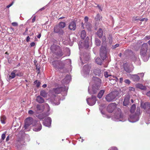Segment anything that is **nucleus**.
Masks as SVG:
<instances>
[{"label":"nucleus","mask_w":150,"mask_h":150,"mask_svg":"<svg viewBox=\"0 0 150 150\" xmlns=\"http://www.w3.org/2000/svg\"><path fill=\"white\" fill-rule=\"evenodd\" d=\"M34 112L31 110H30L28 111V113L30 115H32L33 114H34Z\"/></svg>","instance_id":"40"},{"label":"nucleus","mask_w":150,"mask_h":150,"mask_svg":"<svg viewBox=\"0 0 150 150\" xmlns=\"http://www.w3.org/2000/svg\"><path fill=\"white\" fill-rule=\"evenodd\" d=\"M123 80L122 78H120V83H122Z\"/></svg>","instance_id":"51"},{"label":"nucleus","mask_w":150,"mask_h":150,"mask_svg":"<svg viewBox=\"0 0 150 150\" xmlns=\"http://www.w3.org/2000/svg\"><path fill=\"white\" fill-rule=\"evenodd\" d=\"M11 24L13 26H17L18 25V23L15 22L12 23Z\"/></svg>","instance_id":"44"},{"label":"nucleus","mask_w":150,"mask_h":150,"mask_svg":"<svg viewBox=\"0 0 150 150\" xmlns=\"http://www.w3.org/2000/svg\"><path fill=\"white\" fill-rule=\"evenodd\" d=\"M46 86H47V85L45 84L43 85L42 86V87L44 88H45L46 87Z\"/></svg>","instance_id":"58"},{"label":"nucleus","mask_w":150,"mask_h":150,"mask_svg":"<svg viewBox=\"0 0 150 150\" xmlns=\"http://www.w3.org/2000/svg\"><path fill=\"white\" fill-rule=\"evenodd\" d=\"M50 50L52 53L58 57H61L64 55L60 47L57 45L53 44L50 47Z\"/></svg>","instance_id":"3"},{"label":"nucleus","mask_w":150,"mask_h":150,"mask_svg":"<svg viewBox=\"0 0 150 150\" xmlns=\"http://www.w3.org/2000/svg\"><path fill=\"white\" fill-rule=\"evenodd\" d=\"M102 45H104L101 46L100 51V56L102 59L103 60L105 59L106 57V41L105 36L104 35L102 37Z\"/></svg>","instance_id":"2"},{"label":"nucleus","mask_w":150,"mask_h":150,"mask_svg":"<svg viewBox=\"0 0 150 150\" xmlns=\"http://www.w3.org/2000/svg\"><path fill=\"white\" fill-rule=\"evenodd\" d=\"M88 17L85 16L84 17V20L85 21L84 24L86 26V28L89 30H91V28L92 27L91 25V24H87V22L88 21Z\"/></svg>","instance_id":"16"},{"label":"nucleus","mask_w":150,"mask_h":150,"mask_svg":"<svg viewBox=\"0 0 150 150\" xmlns=\"http://www.w3.org/2000/svg\"><path fill=\"white\" fill-rule=\"evenodd\" d=\"M136 86L137 87L142 90H145L146 89L145 86L140 83L137 84Z\"/></svg>","instance_id":"27"},{"label":"nucleus","mask_w":150,"mask_h":150,"mask_svg":"<svg viewBox=\"0 0 150 150\" xmlns=\"http://www.w3.org/2000/svg\"><path fill=\"white\" fill-rule=\"evenodd\" d=\"M44 7H43V8H40V11H42V10H44Z\"/></svg>","instance_id":"63"},{"label":"nucleus","mask_w":150,"mask_h":150,"mask_svg":"<svg viewBox=\"0 0 150 150\" xmlns=\"http://www.w3.org/2000/svg\"><path fill=\"white\" fill-rule=\"evenodd\" d=\"M101 72V71L100 69L98 68L95 69L93 71V73L95 74L98 76L100 75Z\"/></svg>","instance_id":"26"},{"label":"nucleus","mask_w":150,"mask_h":150,"mask_svg":"<svg viewBox=\"0 0 150 150\" xmlns=\"http://www.w3.org/2000/svg\"><path fill=\"white\" fill-rule=\"evenodd\" d=\"M13 2H12V3H11V4H9V5H8L7 6L6 8H8L9 7H10V6H11L12 5V4H13Z\"/></svg>","instance_id":"49"},{"label":"nucleus","mask_w":150,"mask_h":150,"mask_svg":"<svg viewBox=\"0 0 150 150\" xmlns=\"http://www.w3.org/2000/svg\"><path fill=\"white\" fill-rule=\"evenodd\" d=\"M119 95V92L117 91H113L108 94L105 97V99L108 102L112 101Z\"/></svg>","instance_id":"6"},{"label":"nucleus","mask_w":150,"mask_h":150,"mask_svg":"<svg viewBox=\"0 0 150 150\" xmlns=\"http://www.w3.org/2000/svg\"><path fill=\"white\" fill-rule=\"evenodd\" d=\"M52 63L54 68L56 69H62L64 67V64L60 61H53Z\"/></svg>","instance_id":"7"},{"label":"nucleus","mask_w":150,"mask_h":150,"mask_svg":"<svg viewBox=\"0 0 150 150\" xmlns=\"http://www.w3.org/2000/svg\"><path fill=\"white\" fill-rule=\"evenodd\" d=\"M16 76H23V74L21 72H20L18 73H16Z\"/></svg>","instance_id":"42"},{"label":"nucleus","mask_w":150,"mask_h":150,"mask_svg":"<svg viewBox=\"0 0 150 150\" xmlns=\"http://www.w3.org/2000/svg\"><path fill=\"white\" fill-rule=\"evenodd\" d=\"M105 92V91L103 90H100L98 93L97 97L99 98H101L103 96Z\"/></svg>","instance_id":"28"},{"label":"nucleus","mask_w":150,"mask_h":150,"mask_svg":"<svg viewBox=\"0 0 150 150\" xmlns=\"http://www.w3.org/2000/svg\"><path fill=\"white\" fill-rule=\"evenodd\" d=\"M145 19V18H142L141 19H140L139 20L140 21H144V20Z\"/></svg>","instance_id":"57"},{"label":"nucleus","mask_w":150,"mask_h":150,"mask_svg":"<svg viewBox=\"0 0 150 150\" xmlns=\"http://www.w3.org/2000/svg\"><path fill=\"white\" fill-rule=\"evenodd\" d=\"M40 95L41 96L44 97H46L47 94L44 90H42L40 92Z\"/></svg>","instance_id":"32"},{"label":"nucleus","mask_w":150,"mask_h":150,"mask_svg":"<svg viewBox=\"0 0 150 150\" xmlns=\"http://www.w3.org/2000/svg\"><path fill=\"white\" fill-rule=\"evenodd\" d=\"M34 83L36 84V86L37 87H39L40 84V82H38L37 80H36L34 82Z\"/></svg>","instance_id":"38"},{"label":"nucleus","mask_w":150,"mask_h":150,"mask_svg":"<svg viewBox=\"0 0 150 150\" xmlns=\"http://www.w3.org/2000/svg\"><path fill=\"white\" fill-rule=\"evenodd\" d=\"M103 60V59L102 60L99 57H97L96 59V62L97 64L101 65L102 62V60Z\"/></svg>","instance_id":"29"},{"label":"nucleus","mask_w":150,"mask_h":150,"mask_svg":"<svg viewBox=\"0 0 150 150\" xmlns=\"http://www.w3.org/2000/svg\"><path fill=\"white\" fill-rule=\"evenodd\" d=\"M136 109V106L135 104H133L131 107L130 112L131 113L134 112Z\"/></svg>","instance_id":"34"},{"label":"nucleus","mask_w":150,"mask_h":150,"mask_svg":"<svg viewBox=\"0 0 150 150\" xmlns=\"http://www.w3.org/2000/svg\"><path fill=\"white\" fill-rule=\"evenodd\" d=\"M69 28L71 30H74L76 28V24L74 21L71 22L69 25Z\"/></svg>","instance_id":"15"},{"label":"nucleus","mask_w":150,"mask_h":150,"mask_svg":"<svg viewBox=\"0 0 150 150\" xmlns=\"http://www.w3.org/2000/svg\"><path fill=\"white\" fill-rule=\"evenodd\" d=\"M49 115V114L45 112H43L41 114H39L38 117L40 120L43 119L45 117H47Z\"/></svg>","instance_id":"21"},{"label":"nucleus","mask_w":150,"mask_h":150,"mask_svg":"<svg viewBox=\"0 0 150 150\" xmlns=\"http://www.w3.org/2000/svg\"><path fill=\"white\" fill-rule=\"evenodd\" d=\"M143 108L144 109H148V110L146 111L147 113H150V103L148 102H146L144 104Z\"/></svg>","instance_id":"14"},{"label":"nucleus","mask_w":150,"mask_h":150,"mask_svg":"<svg viewBox=\"0 0 150 150\" xmlns=\"http://www.w3.org/2000/svg\"><path fill=\"white\" fill-rule=\"evenodd\" d=\"M6 117L4 116H2L1 117V121L2 123L4 124L5 123V120H6Z\"/></svg>","instance_id":"33"},{"label":"nucleus","mask_w":150,"mask_h":150,"mask_svg":"<svg viewBox=\"0 0 150 150\" xmlns=\"http://www.w3.org/2000/svg\"><path fill=\"white\" fill-rule=\"evenodd\" d=\"M25 122V124L24 127L25 129H27L31 124H32V125L34 127L33 130L35 132L39 131L42 129V125L40 121L36 120H33L31 117L26 118Z\"/></svg>","instance_id":"1"},{"label":"nucleus","mask_w":150,"mask_h":150,"mask_svg":"<svg viewBox=\"0 0 150 150\" xmlns=\"http://www.w3.org/2000/svg\"><path fill=\"white\" fill-rule=\"evenodd\" d=\"M115 117L117 119L121 118L122 117V115L121 112V110L120 108H118L115 114Z\"/></svg>","instance_id":"13"},{"label":"nucleus","mask_w":150,"mask_h":150,"mask_svg":"<svg viewBox=\"0 0 150 150\" xmlns=\"http://www.w3.org/2000/svg\"><path fill=\"white\" fill-rule=\"evenodd\" d=\"M140 20V18L138 16H136V17H134L132 18V21H135L137 20Z\"/></svg>","instance_id":"36"},{"label":"nucleus","mask_w":150,"mask_h":150,"mask_svg":"<svg viewBox=\"0 0 150 150\" xmlns=\"http://www.w3.org/2000/svg\"><path fill=\"white\" fill-rule=\"evenodd\" d=\"M108 150H118L117 148L115 146H112L109 148Z\"/></svg>","instance_id":"39"},{"label":"nucleus","mask_w":150,"mask_h":150,"mask_svg":"<svg viewBox=\"0 0 150 150\" xmlns=\"http://www.w3.org/2000/svg\"><path fill=\"white\" fill-rule=\"evenodd\" d=\"M36 101L39 103H42L44 102V99L40 96L37 97L36 99Z\"/></svg>","instance_id":"25"},{"label":"nucleus","mask_w":150,"mask_h":150,"mask_svg":"<svg viewBox=\"0 0 150 150\" xmlns=\"http://www.w3.org/2000/svg\"><path fill=\"white\" fill-rule=\"evenodd\" d=\"M86 33L85 31L83 30L81 31V37L82 39H84L86 36Z\"/></svg>","instance_id":"31"},{"label":"nucleus","mask_w":150,"mask_h":150,"mask_svg":"<svg viewBox=\"0 0 150 150\" xmlns=\"http://www.w3.org/2000/svg\"><path fill=\"white\" fill-rule=\"evenodd\" d=\"M35 20V17H34L32 19V23H34Z\"/></svg>","instance_id":"52"},{"label":"nucleus","mask_w":150,"mask_h":150,"mask_svg":"<svg viewBox=\"0 0 150 150\" xmlns=\"http://www.w3.org/2000/svg\"><path fill=\"white\" fill-rule=\"evenodd\" d=\"M63 90V88L60 87L53 89L54 92L56 94H59Z\"/></svg>","instance_id":"24"},{"label":"nucleus","mask_w":150,"mask_h":150,"mask_svg":"<svg viewBox=\"0 0 150 150\" xmlns=\"http://www.w3.org/2000/svg\"><path fill=\"white\" fill-rule=\"evenodd\" d=\"M97 79L99 83L94 84L92 86V88L91 90L90 88L88 89V92L91 94H96L100 89L101 84V81L100 79L98 78Z\"/></svg>","instance_id":"5"},{"label":"nucleus","mask_w":150,"mask_h":150,"mask_svg":"<svg viewBox=\"0 0 150 150\" xmlns=\"http://www.w3.org/2000/svg\"><path fill=\"white\" fill-rule=\"evenodd\" d=\"M104 75L105 78H107L110 76L108 74V73L107 71H105L104 73Z\"/></svg>","instance_id":"41"},{"label":"nucleus","mask_w":150,"mask_h":150,"mask_svg":"<svg viewBox=\"0 0 150 150\" xmlns=\"http://www.w3.org/2000/svg\"><path fill=\"white\" fill-rule=\"evenodd\" d=\"M36 107L37 111H40V112L43 111L45 109V106L43 104H37L36 105Z\"/></svg>","instance_id":"17"},{"label":"nucleus","mask_w":150,"mask_h":150,"mask_svg":"<svg viewBox=\"0 0 150 150\" xmlns=\"http://www.w3.org/2000/svg\"><path fill=\"white\" fill-rule=\"evenodd\" d=\"M91 67L89 65H85L83 67V72L85 74H88L90 71Z\"/></svg>","instance_id":"10"},{"label":"nucleus","mask_w":150,"mask_h":150,"mask_svg":"<svg viewBox=\"0 0 150 150\" xmlns=\"http://www.w3.org/2000/svg\"><path fill=\"white\" fill-rule=\"evenodd\" d=\"M9 140V136H8L6 139V142L8 141Z\"/></svg>","instance_id":"54"},{"label":"nucleus","mask_w":150,"mask_h":150,"mask_svg":"<svg viewBox=\"0 0 150 150\" xmlns=\"http://www.w3.org/2000/svg\"><path fill=\"white\" fill-rule=\"evenodd\" d=\"M129 90L134 91H135V89L132 87H130L129 88Z\"/></svg>","instance_id":"48"},{"label":"nucleus","mask_w":150,"mask_h":150,"mask_svg":"<svg viewBox=\"0 0 150 150\" xmlns=\"http://www.w3.org/2000/svg\"><path fill=\"white\" fill-rule=\"evenodd\" d=\"M30 39V38L29 37V36H28L27 37V39H26V41L27 42H28L29 40Z\"/></svg>","instance_id":"53"},{"label":"nucleus","mask_w":150,"mask_h":150,"mask_svg":"<svg viewBox=\"0 0 150 150\" xmlns=\"http://www.w3.org/2000/svg\"><path fill=\"white\" fill-rule=\"evenodd\" d=\"M129 96H127L125 98L123 102V105L124 106H126L128 105L129 103Z\"/></svg>","instance_id":"18"},{"label":"nucleus","mask_w":150,"mask_h":150,"mask_svg":"<svg viewBox=\"0 0 150 150\" xmlns=\"http://www.w3.org/2000/svg\"><path fill=\"white\" fill-rule=\"evenodd\" d=\"M54 32L59 34L62 35L64 32L62 29H61L58 25L55 26L54 28Z\"/></svg>","instance_id":"11"},{"label":"nucleus","mask_w":150,"mask_h":150,"mask_svg":"<svg viewBox=\"0 0 150 150\" xmlns=\"http://www.w3.org/2000/svg\"><path fill=\"white\" fill-rule=\"evenodd\" d=\"M101 41L98 38L95 39V44L97 46H99L100 45Z\"/></svg>","instance_id":"35"},{"label":"nucleus","mask_w":150,"mask_h":150,"mask_svg":"<svg viewBox=\"0 0 150 150\" xmlns=\"http://www.w3.org/2000/svg\"><path fill=\"white\" fill-rule=\"evenodd\" d=\"M96 34L99 38H101L103 35V31L102 29L99 28L97 31Z\"/></svg>","instance_id":"23"},{"label":"nucleus","mask_w":150,"mask_h":150,"mask_svg":"<svg viewBox=\"0 0 150 150\" xmlns=\"http://www.w3.org/2000/svg\"><path fill=\"white\" fill-rule=\"evenodd\" d=\"M131 77L132 80L135 82L139 81L140 79L139 76L137 74L132 75Z\"/></svg>","instance_id":"20"},{"label":"nucleus","mask_w":150,"mask_h":150,"mask_svg":"<svg viewBox=\"0 0 150 150\" xmlns=\"http://www.w3.org/2000/svg\"><path fill=\"white\" fill-rule=\"evenodd\" d=\"M124 68L125 71L128 73L131 72L132 71V70L129 68L128 64L127 63L124 64Z\"/></svg>","instance_id":"19"},{"label":"nucleus","mask_w":150,"mask_h":150,"mask_svg":"<svg viewBox=\"0 0 150 150\" xmlns=\"http://www.w3.org/2000/svg\"><path fill=\"white\" fill-rule=\"evenodd\" d=\"M124 82L126 83L129 84L130 83V81L129 79H125V80Z\"/></svg>","instance_id":"43"},{"label":"nucleus","mask_w":150,"mask_h":150,"mask_svg":"<svg viewBox=\"0 0 150 150\" xmlns=\"http://www.w3.org/2000/svg\"><path fill=\"white\" fill-rule=\"evenodd\" d=\"M28 28H26L25 29V32H24L23 33V35H27V32L28 31Z\"/></svg>","instance_id":"46"},{"label":"nucleus","mask_w":150,"mask_h":150,"mask_svg":"<svg viewBox=\"0 0 150 150\" xmlns=\"http://www.w3.org/2000/svg\"><path fill=\"white\" fill-rule=\"evenodd\" d=\"M142 43L140 41H139L137 43L136 45L138 46V48H139V47L140 45V44L141 43Z\"/></svg>","instance_id":"45"},{"label":"nucleus","mask_w":150,"mask_h":150,"mask_svg":"<svg viewBox=\"0 0 150 150\" xmlns=\"http://www.w3.org/2000/svg\"><path fill=\"white\" fill-rule=\"evenodd\" d=\"M140 54L144 59L147 60L149 57V54L148 52V45L147 43H144L141 49Z\"/></svg>","instance_id":"4"},{"label":"nucleus","mask_w":150,"mask_h":150,"mask_svg":"<svg viewBox=\"0 0 150 150\" xmlns=\"http://www.w3.org/2000/svg\"><path fill=\"white\" fill-rule=\"evenodd\" d=\"M145 38H147L148 40H149L150 39V36H146L145 37Z\"/></svg>","instance_id":"55"},{"label":"nucleus","mask_w":150,"mask_h":150,"mask_svg":"<svg viewBox=\"0 0 150 150\" xmlns=\"http://www.w3.org/2000/svg\"><path fill=\"white\" fill-rule=\"evenodd\" d=\"M112 77L113 78L115 79H116L118 80V79L116 77L114 76H113Z\"/></svg>","instance_id":"60"},{"label":"nucleus","mask_w":150,"mask_h":150,"mask_svg":"<svg viewBox=\"0 0 150 150\" xmlns=\"http://www.w3.org/2000/svg\"><path fill=\"white\" fill-rule=\"evenodd\" d=\"M41 36V34L40 33L37 35V37L38 38H40Z\"/></svg>","instance_id":"56"},{"label":"nucleus","mask_w":150,"mask_h":150,"mask_svg":"<svg viewBox=\"0 0 150 150\" xmlns=\"http://www.w3.org/2000/svg\"><path fill=\"white\" fill-rule=\"evenodd\" d=\"M36 69L38 71H40V68H38L37 67H36Z\"/></svg>","instance_id":"62"},{"label":"nucleus","mask_w":150,"mask_h":150,"mask_svg":"<svg viewBox=\"0 0 150 150\" xmlns=\"http://www.w3.org/2000/svg\"><path fill=\"white\" fill-rule=\"evenodd\" d=\"M97 7H98V8H99V9H100L101 10V11H102V10L101 9V7L100 6L98 5L97 6Z\"/></svg>","instance_id":"59"},{"label":"nucleus","mask_w":150,"mask_h":150,"mask_svg":"<svg viewBox=\"0 0 150 150\" xmlns=\"http://www.w3.org/2000/svg\"><path fill=\"white\" fill-rule=\"evenodd\" d=\"M138 74H140L142 76V77H143L144 76V74L143 73H139Z\"/></svg>","instance_id":"61"},{"label":"nucleus","mask_w":150,"mask_h":150,"mask_svg":"<svg viewBox=\"0 0 150 150\" xmlns=\"http://www.w3.org/2000/svg\"><path fill=\"white\" fill-rule=\"evenodd\" d=\"M149 44L150 45V40L148 42Z\"/></svg>","instance_id":"64"},{"label":"nucleus","mask_w":150,"mask_h":150,"mask_svg":"<svg viewBox=\"0 0 150 150\" xmlns=\"http://www.w3.org/2000/svg\"><path fill=\"white\" fill-rule=\"evenodd\" d=\"M96 97L94 96H92L91 98H88L86 99L87 103L90 105H94L96 102Z\"/></svg>","instance_id":"8"},{"label":"nucleus","mask_w":150,"mask_h":150,"mask_svg":"<svg viewBox=\"0 0 150 150\" xmlns=\"http://www.w3.org/2000/svg\"><path fill=\"white\" fill-rule=\"evenodd\" d=\"M117 106L115 103H111L109 104L107 107V110L108 112H112Z\"/></svg>","instance_id":"9"},{"label":"nucleus","mask_w":150,"mask_h":150,"mask_svg":"<svg viewBox=\"0 0 150 150\" xmlns=\"http://www.w3.org/2000/svg\"><path fill=\"white\" fill-rule=\"evenodd\" d=\"M58 26L62 29L65 27L66 23L65 22H61L59 23Z\"/></svg>","instance_id":"30"},{"label":"nucleus","mask_w":150,"mask_h":150,"mask_svg":"<svg viewBox=\"0 0 150 150\" xmlns=\"http://www.w3.org/2000/svg\"><path fill=\"white\" fill-rule=\"evenodd\" d=\"M6 132H5L4 133L2 134L1 135V139L3 140H4L6 137Z\"/></svg>","instance_id":"37"},{"label":"nucleus","mask_w":150,"mask_h":150,"mask_svg":"<svg viewBox=\"0 0 150 150\" xmlns=\"http://www.w3.org/2000/svg\"><path fill=\"white\" fill-rule=\"evenodd\" d=\"M35 43L34 42H32L30 44V45L31 47H33L35 45Z\"/></svg>","instance_id":"47"},{"label":"nucleus","mask_w":150,"mask_h":150,"mask_svg":"<svg viewBox=\"0 0 150 150\" xmlns=\"http://www.w3.org/2000/svg\"><path fill=\"white\" fill-rule=\"evenodd\" d=\"M146 95L147 96L150 97V91L147 92Z\"/></svg>","instance_id":"50"},{"label":"nucleus","mask_w":150,"mask_h":150,"mask_svg":"<svg viewBox=\"0 0 150 150\" xmlns=\"http://www.w3.org/2000/svg\"><path fill=\"white\" fill-rule=\"evenodd\" d=\"M52 120L50 117H48L46 118L44 120L43 125L47 127H49L50 126Z\"/></svg>","instance_id":"12"},{"label":"nucleus","mask_w":150,"mask_h":150,"mask_svg":"<svg viewBox=\"0 0 150 150\" xmlns=\"http://www.w3.org/2000/svg\"><path fill=\"white\" fill-rule=\"evenodd\" d=\"M17 70H13L9 76V79H11L14 78L16 76V74L17 73Z\"/></svg>","instance_id":"22"}]
</instances>
